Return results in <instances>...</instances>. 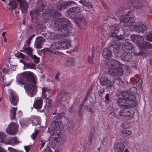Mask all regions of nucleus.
Masks as SVG:
<instances>
[{
	"label": "nucleus",
	"mask_w": 152,
	"mask_h": 152,
	"mask_svg": "<svg viewBox=\"0 0 152 152\" xmlns=\"http://www.w3.org/2000/svg\"><path fill=\"white\" fill-rule=\"evenodd\" d=\"M18 76V83L23 85L26 84L24 86L26 91L29 96H32L37 88L34 85L36 84L34 74L31 72H25L20 74Z\"/></svg>",
	"instance_id": "1"
},
{
	"label": "nucleus",
	"mask_w": 152,
	"mask_h": 152,
	"mask_svg": "<svg viewBox=\"0 0 152 152\" xmlns=\"http://www.w3.org/2000/svg\"><path fill=\"white\" fill-rule=\"evenodd\" d=\"M54 23L55 26L58 28V30L57 33L51 32V39H60L68 36V30L67 27L70 24L68 20L64 18H57L55 20Z\"/></svg>",
	"instance_id": "2"
},
{
	"label": "nucleus",
	"mask_w": 152,
	"mask_h": 152,
	"mask_svg": "<svg viewBox=\"0 0 152 152\" xmlns=\"http://www.w3.org/2000/svg\"><path fill=\"white\" fill-rule=\"evenodd\" d=\"M115 40L116 43H115L113 45H111V46H112L113 48L117 50L119 49L120 45L122 42V47L124 52L130 53L134 51V47L133 45L129 42L127 40L120 39L118 37L115 39Z\"/></svg>",
	"instance_id": "3"
},
{
	"label": "nucleus",
	"mask_w": 152,
	"mask_h": 152,
	"mask_svg": "<svg viewBox=\"0 0 152 152\" xmlns=\"http://www.w3.org/2000/svg\"><path fill=\"white\" fill-rule=\"evenodd\" d=\"M124 71L127 73H129V66L126 65L119 66L115 68L110 69L108 70L109 74L113 76L120 77L123 74Z\"/></svg>",
	"instance_id": "4"
},
{
	"label": "nucleus",
	"mask_w": 152,
	"mask_h": 152,
	"mask_svg": "<svg viewBox=\"0 0 152 152\" xmlns=\"http://www.w3.org/2000/svg\"><path fill=\"white\" fill-rule=\"evenodd\" d=\"M71 47L69 42L66 40L62 42H56L53 43L50 46V51L53 54H56V52L53 51L59 49H68Z\"/></svg>",
	"instance_id": "5"
},
{
	"label": "nucleus",
	"mask_w": 152,
	"mask_h": 152,
	"mask_svg": "<svg viewBox=\"0 0 152 152\" xmlns=\"http://www.w3.org/2000/svg\"><path fill=\"white\" fill-rule=\"evenodd\" d=\"M132 14V13H130L126 15H122L120 18V20L124 23L123 26L129 27L131 29H132V27H134L133 25L135 21Z\"/></svg>",
	"instance_id": "6"
},
{
	"label": "nucleus",
	"mask_w": 152,
	"mask_h": 152,
	"mask_svg": "<svg viewBox=\"0 0 152 152\" xmlns=\"http://www.w3.org/2000/svg\"><path fill=\"white\" fill-rule=\"evenodd\" d=\"M53 121L50 126V127L48 128V131L50 134V136H53L58 135L56 132L53 133L55 130L59 128L61 124V121L60 118H58L57 117H55L53 118Z\"/></svg>",
	"instance_id": "7"
},
{
	"label": "nucleus",
	"mask_w": 152,
	"mask_h": 152,
	"mask_svg": "<svg viewBox=\"0 0 152 152\" xmlns=\"http://www.w3.org/2000/svg\"><path fill=\"white\" fill-rule=\"evenodd\" d=\"M117 96V98L115 99L117 103L120 106L123 107H132L136 106L135 100H129L121 98L120 96Z\"/></svg>",
	"instance_id": "8"
},
{
	"label": "nucleus",
	"mask_w": 152,
	"mask_h": 152,
	"mask_svg": "<svg viewBox=\"0 0 152 152\" xmlns=\"http://www.w3.org/2000/svg\"><path fill=\"white\" fill-rule=\"evenodd\" d=\"M113 32L116 36L114 38L113 41L112 42L111 45H113L115 43H116L115 39L118 37L120 39H124L122 37H120L119 36H122L124 35L125 33L124 29L122 27H120L119 25L118 24H115L113 27Z\"/></svg>",
	"instance_id": "9"
},
{
	"label": "nucleus",
	"mask_w": 152,
	"mask_h": 152,
	"mask_svg": "<svg viewBox=\"0 0 152 152\" xmlns=\"http://www.w3.org/2000/svg\"><path fill=\"white\" fill-rule=\"evenodd\" d=\"M18 124L14 122L10 123L8 126L6 130L7 133L9 134H15L18 131Z\"/></svg>",
	"instance_id": "10"
},
{
	"label": "nucleus",
	"mask_w": 152,
	"mask_h": 152,
	"mask_svg": "<svg viewBox=\"0 0 152 152\" xmlns=\"http://www.w3.org/2000/svg\"><path fill=\"white\" fill-rule=\"evenodd\" d=\"M131 38L132 41L139 47L142 45L144 42V38L142 36L132 34L131 36Z\"/></svg>",
	"instance_id": "11"
},
{
	"label": "nucleus",
	"mask_w": 152,
	"mask_h": 152,
	"mask_svg": "<svg viewBox=\"0 0 152 152\" xmlns=\"http://www.w3.org/2000/svg\"><path fill=\"white\" fill-rule=\"evenodd\" d=\"M116 95L121 96L124 99H128L129 100H134L135 98L133 94L129 93L126 91H123L121 92H118Z\"/></svg>",
	"instance_id": "12"
},
{
	"label": "nucleus",
	"mask_w": 152,
	"mask_h": 152,
	"mask_svg": "<svg viewBox=\"0 0 152 152\" xmlns=\"http://www.w3.org/2000/svg\"><path fill=\"white\" fill-rule=\"evenodd\" d=\"M107 65L110 69L115 68L119 66H121V64L115 60L113 59H110L106 63Z\"/></svg>",
	"instance_id": "13"
},
{
	"label": "nucleus",
	"mask_w": 152,
	"mask_h": 152,
	"mask_svg": "<svg viewBox=\"0 0 152 152\" xmlns=\"http://www.w3.org/2000/svg\"><path fill=\"white\" fill-rule=\"evenodd\" d=\"M146 29V26L145 25L136 23L134 26V30L139 33H142Z\"/></svg>",
	"instance_id": "14"
},
{
	"label": "nucleus",
	"mask_w": 152,
	"mask_h": 152,
	"mask_svg": "<svg viewBox=\"0 0 152 152\" xmlns=\"http://www.w3.org/2000/svg\"><path fill=\"white\" fill-rule=\"evenodd\" d=\"M43 101L42 98L37 97L35 99L33 107L35 109L40 110L42 107Z\"/></svg>",
	"instance_id": "15"
},
{
	"label": "nucleus",
	"mask_w": 152,
	"mask_h": 152,
	"mask_svg": "<svg viewBox=\"0 0 152 152\" xmlns=\"http://www.w3.org/2000/svg\"><path fill=\"white\" fill-rule=\"evenodd\" d=\"M45 41L44 38L42 36L37 37L35 40L34 43V47L36 48H42V43Z\"/></svg>",
	"instance_id": "16"
},
{
	"label": "nucleus",
	"mask_w": 152,
	"mask_h": 152,
	"mask_svg": "<svg viewBox=\"0 0 152 152\" xmlns=\"http://www.w3.org/2000/svg\"><path fill=\"white\" fill-rule=\"evenodd\" d=\"M19 3L20 7L22 12H25L28 7V2L25 0H17Z\"/></svg>",
	"instance_id": "17"
},
{
	"label": "nucleus",
	"mask_w": 152,
	"mask_h": 152,
	"mask_svg": "<svg viewBox=\"0 0 152 152\" xmlns=\"http://www.w3.org/2000/svg\"><path fill=\"white\" fill-rule=\"evenodd\" d=\"M52 92V89H49L45 87L42 88V97L44 99H48L50 94Z\"/></svg>",
	"instance_id": "18"
},
{
	"label": "nucleus",
	"mask_w": 152,
	"mask_h": 152,
	"mask_svg": "<svg viewBox=\"0 0 152 152\" xmlns=\"http://www.w3.org/2000/svg\"><path fill=\"white\" fill-rule=\"evenodd\" d=\"M63 61V64L67 66H72L75 63V59L71 57L65 58Z\"/></svg>",
	"instance_id": "19"
},
{
	"label": "nucleus",
	"mask_w": 152,
	"mask_h": 152,
	"mask_svg": "<svg viewBox=\"0 0 152 152\" xmlns=\"http://www.w3.org/2000/svg\"><path fill=\"white\" fill-rule=\"evenodd\" d=\"M120 57L121 60L126 61L129 62L131 61L132 57L130 53H128L127 52H124L122 53Z\"/></svg>",
	"instance_id": "20"
},
{
	"label": "nucleus",
	"mask_w": 152,
	"mask_h": 152,
	"mask_svg": "<svg viewBox=\"0 0 152 152\" xmlns=\"http://www.w3.org/2000/svg\"><path fill=\"white\" fill-rule=\"evenodd\" d=\"M114 149L117 152H122L124 149L123 143L121 142L115 143L114 145Z\"/></svg>",
	"instance_id": "21"
},
{
	"label": "nucleus",
	"mask_w": 152,
	"mask_h": 152,
	"mask_svg": "<svg viewBox=\"0 0 152 152\" xmlns=\"http://www.w3.org/2000/svg\"><path fill=\"white\" fill-rule=\"evenodd\" d=\"M37 9L35 11L36 14H37L38 15H41L40 12L44 10V6L42 1H39L37 4Z\"/></svg>",
	"instance_id": "22"
},
{
	"label": "nucleus",
	"mask_w": 152,
	"mask_h": 152,
	"mask_svg": "<svg viewBox=\"0 0 152 152\" xmlns=\"http://www.w3.org/2000/svg\"><path fill=\"white\" fill-rule=\"evenodd\" d=\"M10 100L11 104L14 106L16 105L18 101V96L13 92L10 93Z\"/></svg>",
	"instance_id": "23"
},
{
	"label": "nucleus",
	"mask_w": 152,
	"mask_h": 152,
	"mask_svg": "<svg viewBox=\"0 0 152 152\" xmlns=\"http://www.w3.org/2000/svg\"><path fill=\"white\" fill-rule=\"evenodd\" d=\"M29 121L31 122L33 125L36 126L40 122V118L38 116L37 117L34 115H32L30 118Z\"/></svg>",
	"instance_id": "24"
},
{
	"label": "nucleus",
	"mask_w": 152,
	"mask_h": 152,
	"mask_svg": "<svg viewBox=\"0 0 152 152\" xmlns=\"http://www.w3.org/2000/svg\"><path fill=\"white\" fill-rule=\"evenodd\" d=\"M102 54L104 57L106 59L110 58L112 55L111 50L107 48L104 49Z\"/></svg>",
	"instance_id": "25"
},
{
	"label": "nucleus",
	"mask_w": 152,
	"mask_h": 152,
	"mask_svg": "<svg viewBox=\"0 0 152 152\" xmlns=\"http://www.w3.org/2000/svg\"><path fill=\"white\" fill-rule=\"evenodd\" d=\"M20 142L18 140L16 137H12L6 142V144L13 145L17 144H19Z\"/></svg>",
	"instance_id": "26"
},
{
	"label": "nucleus",
	"mask_w": 152,
	"mask_h": 152,
	"mask_svg": "<svg viewBox=\"0 0 152 152\" xmlns=\"http://www.w3.org/2000/svg\"><path fill=\"white\" fill-rule=\"evenodd\" d=\"M124 108H123L121 109L119 111L118 114L119 115L122 116L126 117V114L127 113L129 108L130 107H124Z\"/></svg>",
	"instance_id": "27"
},
{
	"label": "nucleus",
	"mask_w": 152,
	"mask_h": 152,
	"mask_svg": "<svg viewBox=\"0 0 152 152\" xmlns=\"http://www.w3.org/2000/svg\"><path fill=\"white\" fill-rule=\"evenodd\" d=\"M17 107H12L10 110V117L11 119H14L16 116V112L17 110Z\"/></svg>",
	"instance_id": "28"
},
{
	"label": "nucleus",
	"mask_w": 152,
	"mask_h": 152,
	"mask_svg": "<svg viewBox=\"0 0 152 152\" xmlns=\"http://www.w3.org/2000/svg\"><path fill=\"white\" fill-rule=\"evenodd\" d=\"M75 22L78 25H85V18L84 17H79L76 19Z\"/></svg>",
	"instance_id": "29"
},
{
	"label": "nucleus",
	"mask_w": 152,
	"mask_h": 152,
	"mask_svg": "<svg viewBox=\"0 0 152 152\" xmlns=\"http://www.w3.org/2000/svg\"><path fill=\"white\" fill-rule=\"evenodd\" d=\"M24 52L26 54H27L30 57L32 56V53L33 50V49L31 47H24L23 48Z\"/></svg>",
	"instance_id": "30"
},
{
	"label": "nucleus",
	"mask_w": 152,
	"mask_h": 152,
	"mask_svg": "<svg viewBox=\"0 0 152 152\" xmlns=\"http://www.w3.org/2000/svg\"><path fill=\"white\" fill-rule=\"evenodd\" d=\"M108 78L104 76H102L100 79V84L103 86H105L107 84Z\"/></svg>",
	"instance_id": "31"
},
{
	"label": "nucleus",
	"mask_w": 152,
	"mask_h": 152,
	"mask_svg": "<svg viewBox=\"0 0 152 152\" xmlns=\"http://www.w3.org/2000/svg\"><path fill=\"white\" fill-rule=\"evenodd\" d=\"M6 140L5 134L3 132H0V142L6 144Z\"/></svg>",
	"instance_id": "32"
},
{
	"label": "nucleus",
	"mask_w": 152,
	"mask_h": 152,
	"mask_svg": "<svg viewBox=\"0 0 152 152\" xmlns=\"http://www.w3.org/2000/svg\"><path fill=\"white\" fill-rule=\"evenodd\" d=\"M8 5L11 9L13 10L16 8L18 6V4L14 1H10L8 4Z\"/></svg>",
	"instance_id": "33"
},
{
	"label": "nucleus",
	"mask_w": 152,
	"mask_h": 152,
	"mask_svg": "<svg viewBox=\"0 0 152 152\" xmlns=\"http://www.w3.org/2000/svg\"><path fill=\"white\" fill-rule=\"evenodd\" d=\"M134 115V110L129 109L126 114V117L129 118H133Z\"/></svg>",
	"instance_id": "34"
},
{
	"label": "nucleus",
	"mask_w": 152,
	"mask_h": 152,
	"mask_svg": "<svg viewBox=\"0 0 152 152\" xmlns=\"http://www.w3.org/2000/svg\"><path fill=\"white\" fill-rule=\"evenodd\" d=\"M143 46L145 48L152 49V45L149 42L147 41L143 42Z\"/></svg>",
	"instance_id": "35"
},
{
	"label": "nucleus",
	"mask_w": 152,
	"mask_h": 152,
	"mask_svg": "<svg viewBox=\"0 0 152 152\" xmlns=\"http://www.w3.org/2000/svg\"><path fill=\"white\" fill-rule=\"evenodd\" d=\"M122 134L124 136L127 137L131 135L132 134V132L129 130H124L121 132Z\"/></svg>",
	"instance_id": "36"
},
{
	"label": "nucleus",
	"mask_w": 152,
	"mask_h": 152,
	"mask_svg": "<svg viewBox=\"0 0 152 152\" xmlns=\"http://www.w3.org/2000/svg\"><path fill=\"white\" fill-rule=\"evenodd\" d=\"M94 52H93L92 53L91 56L89 55L88 57V62L91 64H92L94 62Z\"/></svg>",
	"instance_id": "37"
},
{
	"label": "nucleus",
	"mask_w": 152,
	"mask_h": 152,
	"mask_svg": "<svg viewBox=\"0 0 152 152\" xmlns=\"http://www.w3.org/2000/svg\"><path fill=\"white\" fill-rule=\"evenodd\" d=\"M67 15L70 17H73L75 15L72 7L69 8L68 11Z\"/></svg>",
	"instance_id": "38"
},
{
	"label": "nucleus",
	"mask_w": 152,
	"mask_h": 152,
	"mask_svg": "<svg viewBox=\"0 0 152 152\" xmlns=\"http://www.w3.org/2000/svg\"><path fill=\"white\" fill-rule=\"evenodd\" d=\"M121 126L124 129H127L130 127V124L129 122H125L122 124Z\"/></svg>",
	"instance_id": "39"
},
{
	"label": "nucleus",
	"mask_w": 152,
	"mask_h": 152,
	"mask_svg": "<svg viewBox=\"0 0 152 152\" xmlns=\"http://www.w3.org/2000/svg\"><path fill=\"white\" fill-rule=\"evenodd\" d=\"M145 39L152 42V34L151 33H147L146 34Z\"/></svg>",
	"instance_id": "40"
},
{
	"label": "nucleus",
	"mask_w": 152,
	"mask_h": 152,
	"mask_svg": "<svg viewBox=\"0 0 152 152\" xmlns=\"http://www.w3.org/2000/svg\"><path fill=\"white\" fill-rule=\"evenodd\" d=\"M34 36L33 35H31L30 37H28V39L26 40V43L28 47L29 46L30 44L31 41Z\"/></svg>",
	"instance_id": "41"
},
{
	"label": "nucleus",
	"mask_w": 152,
	"mask_h": 152,
	"mask_svg": "<svg viewBox=\"0 0 152 152\" xmlns=\"http://www.w3.org/2000/svg\"><path fill=\"white\" fill-rule=\"evenodd\" d=\"M38 132V130L35 129V132H34L31 135V137L33 140H34L35 139Z\"/></svg>",
	"instance_id": "42"
},
{
	"label": "nucleus",
	"mask_w": 152,
	"mask_h": 152,
	"mask_svg": "<svg viewBox=\"0 0 152 152\" xmlns=\"http://www.w3.org/2000/svg\"><path fill=\"white\" fill-rule=\"evenodd\" d=\"M30 57L34 59V61L35 63H38L39 62V58L38 57H37L35 55L34 56L32 55V56H31Z\"/></svg>",
	"instance_id": "43"
},
{
	"label": "nucleus",
	"mask_w": 152,
	"mask_h": 152,
	"mask_svg": "<svg viewBox=\"0 0 152 152\" xmlns=\"http://www.w3.org/2000/svg\"><path fill=\"white\" fill-rule=\"evenodd\" d=\"M104 88H102L98 92L99 96L101 97L103 96V94H104Z\"/></svg>",
	"instance_id": "44"
},
{
	"label": "nucleus",
	"mask_w": 152,
	"mask_h": 152,
	"mask_svg": "<svg viewBox=\"0 0 152 152\" xmlns=\"http://www.w3.org/2000/svg\"><path fill=\"white\" fill-rule=\"evenodd\" d=\"M73 9L74 11V12L75 14V13H77L80 11V8L78 7H73Z\"/></svg>",
	"instance_id": "45"
},
{
	"label": "nucleus",
	"mask_w": 152,
	"mask_h": 152,
	"mask_svg": "<svg viewBox=\"0 0 152 152\" xmlns=\"http://www.w3.org/2000/svg\"><path fill=\"white\" fill-rule=\"evenodd\" d=\"M26 66L28 68L33 69L35 67V65L33 64H27L26 65Z\"/></svg>",
	"instance_id": "46"
},
{
	"label": "nucleus",
	"mask_w": 152,
	"mask_h": 152,
	"mask_svg": "<svg viewBox=\"0 0 152 152\" xmlns=\"http://www.w3.org/2000/svg\"><path fill=\"white\" fill-rule=\"evenodd\" d=\"M26 152H29L31 149L32 146L30 145L26 146L24 147Z\"/></svg>",
	"instance_id": "47"
},
{
	"label": "nucleus",
	"mask_w": 152,
	"mask_h": 152,
	"mask_svg": "<svg viewBox=\"0 0 152 152\" xmlns=\"http://www.w3.org/2000/svg\"><path fill=\"white\" fill-rule=\"evenodd\" d=\"M20 123L22 126L24 127L25 126H27L28 124V122L24 120L21 121Z\"/></svg>",
	"instance_id": "48"
},
{
	"label": "nucleus",
	"mask_w": 152,
	"mask_h": 152,
	"mask_svg": "<svg viewBox=\"0 0 152 152\" xmlns=\"http://www.w3.org/2000/svg\"><path fill=\"white\" fill-rule=\"evenodd\" d=\"M66 7V4H61L60 6V7L58 8V9L61 10H65Z\"/></svg>",
	"instance_id": "49"
},
{
	"label": "nucleus",
	"mask_w": 152,
	"mask_h": 152,
	"mask_svg": "<svg viewBox=\"0 0 152 152\" xmlns=\"http://www.w3.org/2000/svg\"><path fill=\"white\" fill-rule=\"evenodd\" d=\"M113 82H112L110 80L107 79V87H111L113 86Z\"/></svg>",
	"instance_id": "50"
},
{
	"label": "nucleus",
	"mask_w": 152,
	"mask_h": 152,
	"mask_svg": "<svg viewBox=\"0 0 152 152\" xmlns=\"http://www.w3.org/2000/svg\"><path fill=\"white\" fill-rule=\"evenodd\" d=\"M8 149L10 152H18L16 150L11 147L8 148Z\"/></svg>",
	"instance_id": "51"
},
{
	"label": "nucleus",
	"mask_w": 152,
	"mask_h": 152,
	"mask_svg": "<svg viewBox=\"0 0 152 152\" xmlns=\"http://www.w3.org/2000/svg\"><path fill=\"white\" fill-rule=\"evenodd\" d=\"M105 100L107 102H109L110 101V96L109 94H106L105 95Z\"/></svg>",
	"instance_id": "52"
},
{
	"label": "nucleus",
	"mask_w": 152,
	"mask_h": 152,
	"mask_svg": "<svg viewBox=\"0 0 152 152\" xmlns=\"http://www.w3.org/2000/svg\"><path fill=\"white\" fill-rule=\"evenodd\" d=\"M15 56H19V57H21V58L23 57L24 56V55L22 53H19L15 54Z\"/></svg>",
	"instance_id": "53"
},
{
	"label": "nucleus",
	"mask_w": 152,
	"mask_h": 152,
	"mask_svg": "<svg viewBox=\"0 0 152 152\" xmlns=\"http://www.w3.org/2000/svg\"><path fill=\"white\" fill-rule=\"evenodd\" d=\"M9 71V69H8L4 68L2 69V72L5 73H7Z\"/></svg>",
	"instance_id": "54"
},
{
	"label": "nucleus",
	"mask_w": 152,
	"mask_h": 152,
	"mask_svg": "<svg viewBox=\"0 0 152 152\" xmlns=\"http://www.w3.org/2000/svg\"><path fill=\"white\" fill-rule=\"evenodd\" d=\"M75 3V2L74 1H69L68 2H66V5H71V4L73 3Z\"/></svg>",
	"instance_id": "55"
},
{
	"label": "nucleus",
	"mask_w": 152,
	"mask_h": 152,
	"mask_svg": "<svg viewBox=\"0 0 152 152\" xmlns=\"http://www.w3.org/2000/svg\"><path fill=\"white\" fill-rule=\"evenodd\" d=\"M45 144V142H42L41 141V147L40 148V149L41 148H42L43 147H44V145Z\"/></svg>",
	"instance_id": "56"
},
{
	"label": "nucleus",
	"mask_w": 152,
	"mask_h": 152,
	"mask_svg": "<svg viewBox=\"0 0 152 152\" xmlns=\"http://www.w3.org/2000/svg\"><path fill=\"white\" fill-rule=\"evenodd\" d=\"M44 152H51L50 149L48 148H46L44 151Z\"/></svg>",
	"instance_id": "57"
},
{
	"label": "nucleus",
	"mask_w": 152,
	"mask_h": 152,
	"mask_svg": "<svg viewBox=\"0 0 152 152\" xmlns=\"http://www.w3.org/2000/svg\"><path fill=\"white\" fill-rule=\"evenodd\" d=\"M0 152H6V151L1 147L0 146Z\"/></svg>",
	"instance_id": "58"
},
{
	"label": "nucleus",
	"mask_w": 152,
	"mask_h": 152,
	"mask_svg": "<svg viewBox=\"0 0 152 152\" xmlns=\"http://www.w3.org/2000/svg\"><path fill=\"white\" fill-rule=\"evenodd\" d=\"M60 75V73L59 72H58L56 74V75L55 76V78L57 80H58L59 78L58 76Z\"/></svg>",
	"instance_id": "59"
},
{
	"label": "nucleus",
	"mask_w": 152,
	"mask_h": 152,
	"mask_svg": "<svg viewBox=\"0 0 152 152\" xmlns=\"http://www.w3.org/2000/svg\"><path fill=\"white\" fill-rule=\"evenodd\" d=\"M81 107H80V108L79 110V114L78 115V116H80L82 115V113L81 112Z\"/></svg>",
	"instance_id": "60"
},
{
	"label": "nucleus",
	"mask_w": 152,
	"mask_h": 152,
	"mask_svg": "<svg viewBox=\"0 0 152 152\" xmlns=\"http://www.w3.org/2000/svg\"><path fill=\"white\" fill-rule=\"evenodd\" d=\"M86 107H87V110L89 112H92V109L90 107L88 108V107L87 106H86Z\"/></svg>",
	"instance_id": "61"
},
{
	"label": "nucleus",
	"mask_w": 152,
	"mask_h": 152,
	"mask_svg": "<svg viewBox=\"0 0 152 152\" xmlns=\"http://www.w3.org/2000/svg\"><path fill=\"white\" fill-rule=\"evenodd\" d=\"M126 145H128V143L127 140H125L123 142Z\"/></svg>",
	"instance_id": "62"
},
{
	"label": "nucleus",
	"mask_w": 152,
	"mask_h": 152,
	"mask_svg": "<svg viewBox=\"0 0 152 152\" xmlns=\"http://www.w3.org/2000/svg\"><path fill=\"white\" fill-rule=\"evenodd\" d=\"M93 87L92 86H91L89 89V91L90 92H91L92 90Z\"/></svg>",
	"instance_id": "63"
},
{
	"label": "nucleus",
	"mask_w": 152,
	"mask_h": 152,
	"mask_svg": "<svg viewBox=\"0 0 152 152\" xmlns=\"http://www.w3.org/2000/svg\"><path fill=\"white\" fill-rule=\"evenodd\" d=\"M6 34V32H3V33L2 34V35L4 37H5V34Z\"/></svg>",
	"instance_id": "64"
}]
</instances>
